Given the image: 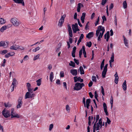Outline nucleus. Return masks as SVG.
Wrapping results in <instances>:
<instances>
[{"label": "nucleus", "mask_w": 132, "mask_h": 132, "mask_svg": "<svg viewBox=\"0 0 132 132\" xmlns=\"http://www.w3.org/2000/svg\"><path fill=\"white\" fill-rule=\"evenodd\" d=\"M17 48L18 49H19L21 50H23L24 49V47L21 46H19V45H17Z\"/></svg>", "instance_id": "nucleus-40"}, {"label": "nucleus", "mask_w": 132, "mask_h": 132, "mask_svg": "<svg viewBox=\"0 0 132 132\" xmlns=\"http://www.w3.org/2000/svg\"><path fill=\"white\" fill-rule=\"evenodd\" d=\"M114 76L115 77V82L116 84H117L118 83L119 78L117 72H116Z\"/></svg>", "instance_id": "nucleus-18"}, {"label": "nucleus", "mask_w": 132, "mask_h": 132, "mask_svg": "<svg viewBox=\"0 0 132 132\" xmlns=\"http://www.w3.org/2000/svg\"><path fill=\"white\" fill-rule=\"evenodd\" d=\"M74 61L77 65H78L79 64V62L78 60L76 59L75 58H74Z\"/></svg>", "instance_id": "nucleus-46"}, {"label": "nucleus", "mask_w": 132, "mask_h": 132, "mask_svg": "<svg viewBox=\"0 0 132 132\" xmlns=\"http://www.w3.org/2000/svg\"><path fill=\"white\" fill-rule=\"evenodd\" d=\"M81 3H79L78 4V6L77 9V11L78 12H79L80 11L81 9Z\"/></svg>", "instance_id": "nucleus-32"}, {"label": "nucleus", "mask_w": 132, "mask_h": 132, "mask_svg": "<svg viewBox=\"0 0 132 132\" xmlns=\"http://www.w3.org/2000/svg\"><path fill=\"white\" fill-rule=\"evenodd\" d=\"M68 31L72 30L71 27L70 25V24H68Z\"/></svg>", "instance_id": "nucleus-52"}, {"label": "nucleus", "mask_w": 132, "mask_h": 132, "mask_svg": "<svg viewBox=\"0 0 132 132\" xmlns=\"http://www.w3.org/2000/svg\"><path fill=\"white\" fill-rule=\"evenodd\" d=\"M7 52V51L6 50H4L3 51H2L0 52V54H1L2 55H4V54L6 53Z\"/></svg>", "instance_id": "nucleus-36"}, {"label": "nucleus", "mask_w": 132, "mask_h": 132, "mask_svg": "<svg viewBox=\"0 0 132 132\" xmlns=\"http://www.w3.org/2000/svg\"><path fill=\"white\" fill-rule=\"evenodd\" d=\"M122 88L124 90H126L127 85L126 84V80L124 81V82L123 83Z\"/></svg>", "instance_id": "nucleus-22"}, {"label": "nucleus", "mask_w": 132, "mask_h": 132, "mask_svg": "<svg viewBox=\"0 0 132 132\" xmlns=\"http://www.w3.org/2000/svg\"><path fill=\"white\" fill-rule=\"evenodd\" d=\"M110 38V32L109 31H108L104 35V38L105 39L106 38V41L108 42Z\"/></svg>", "instance_id": "nucleus-12"}, {"label": "nucleus", "mask_w": 132, "mask_h": 132, "mask_svg": "<svg viewBox=\"0 0 132 132\" xmlns=\"http://www.w3.org/2000/svg\"><path fill=\"white\" fill-rule=\"evenodd\" d=\"M70 62L71 63H69V65L71 66L75 67V63L72 61H71Z\"/></svg>", "instance_id": "nucleus-35"}, {"label": "nucleus", "mask_w": 132, "mask_h": 132, "mask_svg": "<svg viewBox=\"0 0 132 132\" xmlns=\"http://www.w3.org/2000/svg\"><path fill=\"white\" fill-rule=\"evenodd\" d=\"M76 49V48L75 46H74L73 49V50L71 52L72 55L73 57H75V53Z\"/></svg>", "instance_id": "nucleus-16"}, {"label": "nucleus", "mask_w": 132, "mask_h": 132, "mask_svg": "<svg viewBox=\"0 0 132 132\" xmlns=\"http://www.w3.org/2000/svg\"><path fill=\"white\" fill-rule=\"evenodd\" d=\"M93 82L92 81H90L88 84V86L89 87H91L93 84Z\"/></svg>", "instance_id": "nucleus-63"}, {"label": "nucleus", "mask_w": 132, "mask_h": 132, "mask_svg": "<svg viewBox=\"0 0 132 132\" xmlns=\"http://www.w3.org/2000/svg\"><path fill=\"white\" fill-rule=\"evenodd\" d=\"M40 49L39 47H38L35 49L33 50L32 51L34 52H36L38 50Z\"/></svg>", "instance_id": "nucleus-43"}, {"label": "nucleus", "mask_w": 132, "mask_h": 132, "mask_svg": "<svg viewBox=\"0 0 132 132\" xmlns=\"http://www.w3.org/2000/svg\"><path fill=\"white\" fill-rule=\"evenodd\" d=\"M68 32L69 33V35L71 37H72L73 36V34H72V30H71L70 31H68Z\"/></svg>", "instance_id": "nucleus-49"}, {"label": "nucleus", "mask_w": 132, "mask_h": 132, "mask_svg": "<svg viewBox=\"0 0 132 132\" xmlns=\"http://www.w3.org/2000/svg\"><path fill=\"white\" fill-rule=\"evenodd\" d=\"M26 86H27V88L31 87L30 84L29 83V82L27 83Z\"/></svg>", "instance_id": "nucleus-62"}, {"label": "nucleus", "mask_w": 132, "mask_h": 132, "mask_svg": "<svg viewBox=\"0 0 132 132\" xmlns=\"http://www.w3.org/2000/svg\"><path fill=\"white\" fill-rule=\"evenodd\" d=\"M2 114L4 117L6 118L8 117L11 116L10 111L8 110H5V109L3 110L2 112Z\"/></svg>", "instance_id": "nucleus-4"}, {"label": "nucleus", "mask_w": 132, "mask_h": 132, "mask_svg": "<svg viewBox=\"0 0 132 132\" xmlns=\"http://www.w3.org/2000/svg\"><path fill=\"white\" fill-rule=\"evenodd\" d=\"M113 100L112 96H111L110 100V104H113Z\"/></svg>", "instance_id": "nucleus-60"}, {"label": "nucleus", "mask_w": 132, "mask_h": 132, "mask_svg": "<svg viewBox=\"0 0 132 132\" xmlns=\"http://www.w3.org/2000/svg\"><path fill=\"white\" fill-rule=\"evenodd\" d=\"M14 2L17 4H21L23 6H24V3L23 0H13Z\"/></svg>", "instance_id": "nucleus-10"}, {"label": "nucleus", "mask_w": 132, "mask_h": 132, "mask_svg": "<svg viewBox=\"0 0 132 132\" xmlns=\"http://www.w3.org/2000/svg\"><path fill=\"white\" fill-rule=\"evenodd\" d=\"M98 122L96 123V125L95 126V129H96V130H99L100 129V127L99 124H98Z\"/></svg>", "instance_id": "nucleus-33"}, {"label": "nucleus", "mask_w": 132, "mask_h": 132, "mask_svg": "<svg viewBox=\"0 0 132 132\" xmlns=\"http://www.w3.org/2000/svg\"><path fill=\"white\" fill-rule=\"evenodd\" d=\"M7 26H4L2 27L0 29V31L1 32H3L5 30H6L7 28Z\"/></svg>", "instance_id": "nucleus-26"}, {"label": "nucleus", "mask_w": 132, "mask_h": 132, "mask_svg": "<svg viewBox=\"0 0 132 132\" xmlns=\"http://www.w3.org/2000/svg\"><path fill=\"white\" fill-rule=\"evenodd\" d=\"M65 17V15L64 14L62 16L60 19L58 23V26L60 27H61L62 25V24L64 21V19Z\"/></svg>", "instance_id": "nucleus-5"}, {"label": "nucleus", "mask_w": 132, "mask_h": 132, "mask_svg": "<svg viewBox=\"0 0 132 132\" xmlns=\"http://www.w3.org/2000/svg\"><path fill=\"white\" fill-rule=\"evenodd\" d=\"M70 73L74 76H76L78 73L77 70L75 69H71L70 71Z\"/></svg>", "instance_id": "nucleus-11"}, {"label": "nucleus", "mask_w": 132, "mask_h": 132, "mask_svg": "<svg viewBox=\"0 0 132 132\" xmlns=\"http://www.w3.org/2000/svg\"><path fill=\"white\" fill-rule=\"evenodd\" d=\"M100 31V29L98 28V27L97 29L96 30V35L97 37L98 36Z\"/></svg>", "instance_id": "nucleus-38"}, {"label": "nucleus", "mask_w": 132, "mask_h": 132, "mask_svg": "<svg viewBox=\"0 0 132 132\" xmlns=\"http://www.w3.org/2000/svg\"><path fill=\"white\" fill-rule=\"evenodd\" d=\"M85 100V98L84 97L83 98L82 102L84 104L85 107H86V102Z\"/></svg>", "instance_id": "nucleus-54"}, {"label": "nucleus", "mask_w": 132, "mask_h": 132, "mask_svg": "<svg viewBox=\"0 0 132 132\" xmlns=\"http://www.w3.org/2000/svg\"><path fill=\"white\" fill-rule=\"evenodd\" d=\"M92 45V42L90 41L89 42H87L86 43V46H88L89 47H90Z\"/></svg>", "instance_id": "nucleus-37"}, {"label": "nucleus", "mask_w": 132, "mask_h": 132, "mask_svg": "<svg viewBox=\"0 0 132 132\" xmlns=\"http://www.w3.org/2000/svg\"><path fill=\"white\" fill-rule=\"evenodd\" d=\"M10 48L11 49L16 50L18 49L17 45H13L12 46L10 47Z\"/></svg>", "instance_id": "nucleus-25"}, {"label": "nucleus", "mask_w": 132, "mask_h": 132, "mask_svg": "<svg viewBox=\"0 0 132 132\" xmlns=\"http://www.w3.org/2000/svg\"><path fill=\"white\" fill-rule=\"evenodd\" d=\"M124 43L125 46L127 47H128V40L126 38H125L124 40Z\"/></svg>", "instance_id": "nucleus-27"}, {"label": "nucleus", "mask_w": 132, "mask_h": 132, "mask_svg": "<svg viewBox=\"0 0 132 132\" xmlns=\"http://www.w3.org/2000/svg\"><path fill=\"white\" fill-rule=\"evenodd\" d=\"M27 89L28 91V92L31 93H33V91L32 90V89L31 88V87L27 88Z\"/></svg>", "instance_id": "nucleus-48"}, {"label": "nucleus", "mask_w": 132, "mask_h": 132, "mask_svg": "<svg viewBox=\"0 0 132 132\" xmlns=\"http://www.w3.org/2000/svg\"><path fill=\"white\" fill-rule=\"evenodd\" d=\"M123 7L124 9H125L127 8V4L126 1H125L123 2Z\"/></svg>", "instance_id": "nucleus-34"}, {"label": "nucleus", "mask_w": 132, "mask_h": 132, "mask_svg": "<svg viewBox=\"0 0 132 132\" xmlns=\"http://www.w3.org/2000/svg\"><path fill=\"white\" fill-rule=\"evenodd\" d=\"M14 111V109H12L11 110V118H19L21 117V116L20 115H17L16 116H13V113Z\"/></svg>", "instance_id": "nucleus-9"}, {"label": "nucleus", "mask_w": 132, "mask_h": 132, "mask_svg": "<svg viewBox=\"0 0 132 132\" xmlns=\"http://www.w3.org/2000/svg\"><path fill=\"white\" fill-rule=\"evenodd\" d=\"M39 54H38L37 55L34 56V58L33 59V60L34 61H35L38 59L39 58Z\"/></svg>", "instance_id": "nucleus-39"}, {"label": "nucleus", "mask_w": 132, "mask_h": 132, "mask_svg": "<svg viewBox=\"0 0 132 132\" xmlns=\"http://www.w3.org/2000/svg\"><path fill=\"white\" fill-rule=\"evenodd\" d=\"M104 112L105 113L106 115L108 116L109 115L107 111V107L106 104L105 103H104L103 104Z\"/></svg>", "instance_id": "nucleus-13"}, {"label": "nucleus", "mask_w": 132, "mask_h": 132, "mask_svg": "<svg viewBox=\"0 0 132 132\" xmlns=\"http://www.w3.org/2000/svg\"><path fill=\"white\" fill-rule=\"evenodd\" d=\"M75 82H76L77 81L79 82L80 80L81 79V77H79L77 78V77L76 76L74 77Z\"/></svg>", "instance_id": "nucleus-28"}, {"label": "nucleus", "mask_w": 132, "mask_h": 132, "mask_svg": "<svg viewBox=\"0 0 132 132\" xmlns=\"http://www.w3.org/2000/svg\"><path fill=\"white\" fill-rule=\"evenodd\" d=\"M91 100L89 98L88 99L86 100V104L88 105H89L90 103Z\"/></svg>", "instance_id": "nucleus-42"}, {"label": "nucleus", "mask_w": 132, "mask_h": 132, "mask_svg": "<svg viewBox=\"0 0 132 132\" xmlns=\"http://www.w3.org/2000/svg\"><path fill=\"white\" fill-rule=\"evenodd\" d=\"M6 22V21L2 18H0V24H3Z\"/></svg>", "instance_id": "nucleus-30"}, {"label": "nucleus", "mask_w": 132, "mask_h": 132, "mask_svg": "<svg viewBox=\"0 0 132 132\" xmlns=\"http://www.w3.org/2000/svg\"><path fill=\"white\" fill-rule=\"evenodd\" d=\"M82 48L79 51V57L80 58H81V55L82 54Z\"/></svg>", "instance_id": "nucleus-47"}, {"label": "nucleus", "mask_w": 132, "mask_h": 132, "mask_svg": "<svg viewBox=\"0 0 132 132\" xmlns=\"http://www.w3.org/2000/svg\"><path fill=\"white\" fill-rule=\"evenodd\" d=\"M99 20V17L98 16L97 18V20L96 21L95 23V26H96L97 24H98Z\"/></svg>", "instance_id": "nucleus-41"}, {"label": "nucleus", "mask_w": 132, "mask_h": 132, "mask_svg": "<svg viewBox=\"0 0 132 132\" xmlns=\"http://www.w3.org/2000/svg\"><path fill=\"white\" fill-rule=\"evenodd\" d=\"M92 79L93 81L96 82V78L95 76H93L92 77Z\"/></svg>", "instance_id": "nucleus-45"}, {"label": "nucleus", "mask_w": 132, "mask_h": 132, "mask_svg": "<svg viewBox=\"0 0 132 132\" xmlns=\"http://www.w3.org/2000/svg\"><path fill=\"white\" fill-rule=\"evenodd\" d=\"M82 51H83V54L84 55V57H86L87 56L86 55V53L85 51V47L84 46H82Z\"/></svg>", "instance_id": "nucleus-20"}, {"label": "nucleus", "mask_w": 132, "mask_h": 132, "mask_svg": "<svg viewBox=\"0 0 132 132\" xmlns=\"http://www.w3.org/2000/svg\"><path fill=\"white\" fill-rule=\"evenodd\" d=\"M78 27V26L77 23H76L74 24H73L72 25V28L73 33L75 32L74 31L76 30Z\"/></svg>", "instance_id": "nucleus-14"}, {"label": "nucleus", "mask_w": 132, "mask_h": 132, "mask_svg": "<svg viewBox=\"0 0 132 132\" xmlns=\"http://www.w3.org/2000/svg\"><path fill=\"white\" fill-rule=\"evenodd\" d=\"M98 28L100 29V31H102V32H100L99 35L103 36L104 33L105 31V29L104 27H103L102 26H98Z\"/></svg>", "instance_id": "nucleus-8"}, {"label": "nucleus", "mask_w": 132, "mask_h": 132, "mask_svg": "<svg viewBox=\"0 0 132 132\" xmlns=\"http://www.w3.org/2000/svg\"><path fill=\"white\" fill-rule=\"evenodd\" d=\"M17 20H18L16 18H13L11 19V22L14 26L16 27H17L20 24V23Z\"/></svg>", "instance_id": "nucleus-2"}, {"label": "nucleus", "mask_w": 132, "mask_h": 132, "mask_svg": "<svg viewBox=\"0 0 132 132\" xmlns=\"http://www.w3.org/2000/svg\"><path fill=\"white\" fill-rule=\"evenodd\" d=\"M108 64H106L104 67V68L102 73V75L103 78H105V75L107 71V67Z\"/></svg>", "instance_id": "nucleus-6"}, {"label": "nucleus", "mask_w": 132, "mask_h": 132, "mask_svg": "<svg viewBox=\"0 0 132 132\" xmlns=\"http://www.w3.org/2000/svg\"><path fill=\"white\" fill-rule=\"evenodd\" d=\"M9 43L8 42L2 41L0 42V46L6 48L7 47Z\"/></svg>", "instance_id": "nucleus-7"}, {"label": "nucleus", "mask_w": 132, "mask_h": 132, "mask_svg": "<svg viewBox=\"0 0 132 132\" xmlns=\"http://www.w3.org/2000/svg\"><path fill=\"white\" fill-rule=\"evenodd\" d=\"M53 124H51L50 125L49 130L50 131L53 128Z\"/></svg>", "instance_id": "nucleus-50"}, {"label": "nucleus", "mask_w": 132, "mask_h": 132, "mask_svg": "<svg viewBox=\"0 0 132 132\" xmlns=\"http://www.w3.org/2000/svg\"><path fill=\"white\" fill-rule=\"evenodd\" d=\"M31 94V93H30L29 92H27L25 95V99L27 98H30V96Z\"/></svg>", "instance_id": "nucleus-23"}, {"label": "nucleus", "mask_w": 132, "mask_h": 132, "mask_svg": "<svg viewBox=\"0 0 132 132\" xmlns=\"http://www.w3.org/2000/svg\"><path fill=\"white\" fill-rule=\"evenodd\" d=\"M54 78V74L53 72H51L50 74V81L52 82L53 81V79Z\"/></svg>", "instance_id": "nucleus-21"}, {"label": "nucleus", "mask_w": 132, "mask_h": 132, "mask_svg": "<svg viewBox=\"0 0 132 132\" xmlns=\"http://www.w3.org/2000/svg\"><path fill=\"white\" fill-rule=\"evenodd\" d=\"M95 14V13L94 12L92 13L91 17V19H92L94 18V17Z\"/></svg>", "instance_id": "nucleus-64"}, {"label": "nucleus", "mask_w": 132, "mask_h": 132, "mask_svg": "<svg viewBox=\"0 0 132 132\" xmlns=\"http://www.w3.org/2000/svg\"><path fill=\"white\" fill-rule=\"evenodd\" d=\"M41 80L42 79L40 78L36 81L37 85L38 86H39L41 84Z\"/></svg>", "instance_id": "nucleus-29"}, {"label": "nucleus", "mask_w": 132, "mask_h": 132, "mask_svg": "<svg viewBox=\"0 0 132 132\" xmlns=\"http://www.w3.org/2000/svg\"><path fill=\"white\" fill-rule=\"evenodd\" d=\"M94 33L93 32H91L89 33L86 36V37L89 39L93 36Z\"/></svg>", "instance_id": "nucleus-15"}, {"label": "nucleus", "mask_w": 132, "mask_h": 132, "mask_svg": "<svg viewBox=\"0 0 132 132\" xmlns=\"http://www.w3.org/2000/svg\"><path fill=\"white\" fill-rule=\"evenodd\" d=\"M88 125L89 126H91V118H90V116H89L88 117Z\"/></svg>", "instance_id": "nucleus-44"}, {"label": "nucleus", "mask_w": 132, "mask_h": 132, "mask_svg": "<svg viewBox=\"0 0 132 132\" xmlns=\"http://www.w3.org/2000/svg\"><path fill=\"white\" fill-rule=\"evenodd\" d=\"M102 18L103 21H106V19L105 15H104L103 16H102Z\"/></svg>", "instance_id": "nucleus-59"}, {"label": "nucleus", "mask_w": 132, "mask_h": 132, "mask_svg": "<svg viewBox=\"0 0 132 132\" xmlns=\"http://www.w3.org/2000/svg\"><path fill=\"white\" fill-rule=\"evenodd\" d=\"M17 84L18 82L16 79L15 78H13V81L11 86H12V85H13V86H15Z\"/></svg>", "instance_id": "nucleus-19"}, {"label": "nucleus", "mask_w": 132, "mask_h": 132, "mask_svg": "<svg viewBox=\"0 0 132 132\" xmlns=\"http://www.w3.org/2000/svg\"><path fill=\"white\" fill-rule=\"evenodd\" d=\"M110 59V60L109 61V62L112 63L114 61V53L113 52L112 53Z\"/></svg>", "instance_id": "nucleus-24"}, {"label": "nucleus", "mask_w": 132, "mask_h": 132, "mask_svg": "<svg viewBox=\"0 0 132 132\" xmlns=\"http://www.w3.org/2000/svg\"><path fill=\"white\" fill-rule=\"evenodd\" d=\"M107 119V122L109 124H110V123L111 121L110 119L108 117L106 118Z\"/></svg>", "instance_id": "nucleus-58"}, {"label": "nucleus", "mask_w": 132, "mask_h": 132, "mask_svg": "<svg viewBox=\"0 0 132 132\" xmlns=\"http://www.w3.org/2000/svg\"><path fill=\"white\" fill-rule=\"evenodd\" d=\"M9 53V54L10 56H12L14 55L15 54V53L13 52H11Z\"/></svg>", "instance_id": "nucleus-61"}, {"label": "nucleus", "mask_w": 132, "mask_h": 132, "mask_svg": "<svg viewBox=\"0 0 132 132\" xmlns=\"http://www.w3.org/2000/svg\"><path fill=\"white\" fill-rule=\"evenodd\" d=\"M101 92L102 94V95L104 96L105 95L104 93V89L103 88V87L102 86L101 87Z\"/></svg>", "instance_id": "nucleus-51"}, {"label": "nucleus", "mask_w": 132, "mask_h": 132, "mask_svg": "<svg viewBox=\"0 0 132 132\" xmlns=\"http://www.w3.org/2000/svg\"><path fill=\"white\" fill-rule=\"evenodd\" d=\"M107 0H102V2L101 3L102 5H104L106 2Z\"/></svg>", "instance_id": "nucleus-55"}, {"label": "nucleus", "mask_w": 132, "mask_h": 132, "mask_svg": "<svg viewBox=\"0 0 132 132\" xmlns=\"http://www.w3.org/2000/svg\"><path fill=\"white\" fill-rule=\"evenodd\" d=\"M35 94L34 93H31L30 95V98H31L34 97H35Z\"/></svg>", "instance_id": "nucleus-56"}, {"label": "nucleus", "mask_w": 132, "mask_h": 132, "mask_svg": "<svg viewBox=\"0 0 132 132\" xmlns=\"http://www.w3.org/2000/svg\"><path fill=\"white\" fill-rule=\"evenodd\" d=\"M77 21H78V25H79V26L80 27H82V25L81 24V23H80V21L79 20V19H77Z\"/></svg>", "instance_id": "nucleus-57"}, {"label": "nucleus", "mask_w": 132, "mask_h": 132, "mask_svg": "<svg viewBox=\"0 0 132 132\" xmlns=\"http://www.w3.org/2000/svg\"><path fill=\"white\" fill-rule=\"evenodd\" d=\"M80 74L81 75L84 74V71L83 69V68L82 66H80L79 68Z\"/></svg>", "instance_id": "nucleus-31"}, {"label": "nucleus", "mask_w": 132, "mask_h": 132, "mask_svg": "<svg viewBox=\"0 0 132 132\" xmlns=\"http://www.w3.org/2000/svg\"><path fill=\"white\" fill-rule=\"evenodd\" d=\"M84 37V35L83 34H81L80 36L79 39L78 40L77 44V45H78L81 42V40Z\"/></svg>", "instance_id": "nucleus-17"}, {"label": "nucleus", "mask_w": 132, "mask_h": 132, "mask_svg": "<svg viewBox=\"0 0 132 132\" xmlns=\"http://www.w3.org/2000/svg\"><path fill=\"white\" fill-rule=\"evenodd\" d=\"M60 76L61 77H64V73L63 71H61L60 73Z\"/></svg>", "instance_id": "nucleus-53"}, {"label": "nucleus", "mask_w": 132, "mask_h": 132, "mask_svg": "<svg viewBox=\"0 0 132 132\" xmlns=\"http://www.w3.org/2000/svg\"><path fill=\"white\" fill-rule=\"evenodd\" d=\"M84 86L85 85L83 83L76 82L75 84L74 89L76 90H79L82 88L83 86Z\"/></svg>", "instance_id": "nucleus-1"}, {"label": "nucleus", "mask_w": 132, "mask_h": 132, "mask_svg": "<svg viewBox=\"0 0 132 132\" xmlns=\"http://www.w3.org/2000/svg\"><path fill=\"white\" fill-rule=\"evenodd\" d=\"M22 97H19L18 99V104L16 106L17 109H19L21 107L23 104L22 101Z\"/></svg>", "instance_id": "nucleus-3"}]
</instances>
